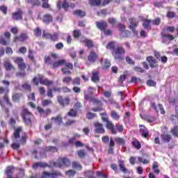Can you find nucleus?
Returning <instances> with one entry per match:
<instances>
[{
  "label": "nucleus",
  "instance_id": "nucleus-1",
  "mask_svg": "<svg viewBox=\"0 0 178 178\" xmlns=\"http://www.w3.org/2000/svg\"><path fill=\"white\" fill-rule=\"evenodd\" d=\"M102 116V122H105L106 127V129H108L110 130L111 134H118V132L116 131V129H115V125L112 122L109 121L108 119V115H106V113H103L100 114Z\"/></svg>",
  "mask_w": 178,
  "mask_h": 178
},
{
  "label": "nucleus",
  "instance_id": "nucleus-2",
  "mask_svg": "<svg viewBox=\"0 0 178 178\" xmlns=\"http://www.w3.org/2000/svg\"><path fill=\"white\" fill-rule=\"evenodd\" d=\"M176 30L175 26H166L164 28L163 31L161 33L162 38L163 40H169V41H173L175 37L168 33H173Z\"/></svg>",
  "mask_w": 178,
  "mask_h": 178
},
{
  "label": "nucleus",
  "instance_id": "nucleus-3",
  "mask_svg": "<svg viewBox=\"0 0 178 178\" xmlns=\"http://www.w3.org/2000/svg\"><path fill=\"white\" fill-rule=\"evenodd\" d=\"M33 84L35 86H38V83H40V84H43L44 86H52L54 84V82L51 81H49L47 79H44V76L42 75H38V76L33 78Z\"/></svg>",
  "mask_w": 178,
  "mask_h": 178
},
{
  "label": "nucleus",
  "instance_id": "nucleus-4",
  "mask_svg": "<svg viewBox=\"0 0 178 178\" xmlns=\"http://www.w3.org/2000/svg\"><path fill=\"white\" fill-rule=\"evenodd\" d=\"M112 54L115 59H117L118 60H122V59L124 58V49L122 47L114 49Z\"/></svg>",
  "mask_w": 178,
  "mask_h": 178
},
{
  "label": "nucleus",
  "instance_id": "nucleus-5",
  "mask_svg": "<svg viewBox=\"0 0 178 178\" xmlns=\"http://www.w3.org/2000/svg\"><path fill=\"white\" fill-rule=\"evenodd\" d=\"M70 161L66 158H59L57 161L54 163L56 168H63V166H70Z\"/></svg>",
  "mask_w": 178,
  "mask_h": 178
},
{
  "label": "nucleus",
  "instance_id": "nucleus-6",
  "mask_svg": "<svg viewBox=\"0 0 178 178\" xmlns=\"http://www.w3.org/2000/svg\"><path fill=\"white\" fill-rule=\"evenodd\" d=\"M22 117L25 124L30 126V124H31V118H33V114H31L29 110L24 109L22 112Z\"/></svg>",
  "mask_w": 178,
  "mask_h": 178
},
{
  "label": "nucleus",
  "instance_id": "nucleus-7",
  "mask_svg": "<svg viewBox=\"0 0 178 178\" xmlns=\"http://www.w3.org/2000/svg\"><path fill=\"white\" fill-rule=\"evenodd\" d=\"M76 6L74 3H70L66 1V0H60L57 3V8L60 9V8H63L64 9H68V8H71L73 9Z\"/></svg>",
  "mask_w": 178,
  "mask_h": 178
},
{
  "label": "nucleus",
  "instance_id": "nucleus-8",
  "mask_svg": "<svg viewBox=\"0 0 178 178\" xmlns=\"http://www.w3.org/2000/svg\"><path fill=\"white\" fill-rule=\"evenodd\" d=\"M59 176H62V174L58 171L53 172H44L42 174L41 178H58Z\"/></svg>",
  "mask_w": 178,
  "mask_h": 178
},
{
  "label": "nucleus",
  "instance_id": "nucleus-9",
  "mask_svg": "<svg viewBox=\"0 0 178 178\" xmlns=\"http://www.w3.org/2000/svg\"><path fill=\"white\" fill-rule=\"evenodd\" d=\"M1 106L3 108H6V112H9L8 108L12 106V104L9 101L8 95H5L3 100L0 101Z\"/></svg>",
  "mask_w": 178,
  "mask_h": 178
},
{
  "label": "nucleus",
  "instance_id": "nucleus-10",
  "mask_svg": "<svg viewBox=\"0 0 178 178\" xmlns=\"http://www.w3.org/2000/svg\"><path fill=\"white\" fill-rule=\"evenodd\" d=\"M42 37L43 38H48L49 40H51V41H56L59 38V33H54V35H51V33H49L48 32L44 31L42 33Z\"/></svg>",
  "mask_w": 178,
  "mask_h": 178
},
{
  "label": "nucleus",
  "instance_id": "nucleus-11",
  "mask_svg": "<svg viewBox=\"0 0 178 178\" xmlns=\"http://www.w3.org/2000/svg\"><path fill=\"white\" fill-rule=\"evenodd\" d=\"M95 133H99V134H104V133H105L104 125L99 122L95 123Z\"/></svg>",
  "mask_w": 178,
  "mask_h": 178
},
{
  "label": "nucleus",
  "instance_id": "nucleus-12",
  "mask_svg": "<svg viewBox=\"0 0 178 178\" xmlns=\"http://www.w3.org/2000/svg\"><path fill=\"white\" fill-rule=\"evenodd\" d=\"M14 62L18 65V67L21 69V70H24L26 69V64L23 63V58H14Z\"/></svg>",
  "mask_w": 178,
  "mask_h": 178
},
{
  "label": "nucleus",
  "instance_id": "nucleus-13",
  "mask_svg": "<svg viewBox=\"0 0 178 178\" xmlns=\"http://www.w3.org/2000/svg\"><path fill=\"white\" fill-rule=\"evenodd\" d=\"M57 101L62 106H66V105H69L70 102V99L69 97H65V99L62 98V96H58L57 97Z\"/></svg>",
  "mask_w": 178,
  "mask_h": 178
},
{
  "label": "nucleus",
  "instance_id": "nucleus-14",
  "mask_svg": "<svg viewBox=\"0 0 178 178\" xmlns=\"http://www.w3.org/2000/svg\"><path fill=\"white\" fill-rule=\"evenodd\" d=\"M129 22H130V24H129L130 30H132L134 33L138 34V32L134 30V29H136V26L138 24V22L136 20V19H129Z\"/></svg>",
  "mask_w": 178,
  "mask_h": 178
},
{
  "label": "nucleus",
  "instance_id": "nucleus-15",
  "mask_svg": "<svg viewBox=\"0 0 178 178\" xmlns=\"http://www.w3.org/2000/svg\"><path fill=\"white\" fill-rule=\"evenodd\" d=\"M22 130L23 128L22 127H19L15 129L13 137V141H17L19 140V138H20V133H22Z\"/></svg>",
  "mask_w": 178,
  "mask_h": 178
},
{
  "label": "nucleus",
  "instance_id": "nucleus-16",
  "mask_svg": "<svg viewBox=\"0 0 178 178\" xmlns=\"http://www.w3.org/2000/svg\"><path fill=\"white\" fill-rule=\"evenodd\" d=\"M120 31L121 33L122 37H129L130 35V31L128 30H124L125 27L123 24L119 25Z\"/></svg>",
  "mask_w": 178,
  "mask_h": 178
},
{
  "label": "nucleus",
  "instance_id": "nucleus-17",
  "mask_svg": "<svg viewBox=\"0 0 178 178\" xmlns=\"http://www.w3.org/2000/svg\"><path fill=\"white\" fill-rule=\"evenodd\" d=\"M26 136H22L20 140H19V143H13L11 147L13 149H19L20 147V144H25Z\"/></svg>",
  "mask_w": 178,
  "mask_h": 178
},
{
  "label": "nucleus",
  "instance_id": "nucleus-18",
  "mask_svg": "<svg viewBox=\"0 0 178 178\" xmlns=\"http://www.w3.org/2000/svg\"><path fill=\"white\" fill-rule=\"evenodd\" d=\"M42 20L43 23H45V24H49V23L52 22V15L49 14H45L43 15Z\"/></svg>",
  "mask_w": 178,
  "mask_h": 178
},
{
  "label": "nucleus",
  "instance_id": "nucleus-19",
  "mask_svg": "<svg viewBox=\"0 0 178 178\" xmlns=\"http://www.w3.org/2000/svg\"><path fill=\"white\" fill-rule=\"evenodd\" d=\"M97 58H98V56H97L95 52L91 51L90 55L88 57V59L89 62H90L91 63H94V62H95L97 60Z\"/></svg>",
  "mask_w": 178,
  "mask_h": 178
},
{
  "label": "nucleus",
  "instance_id": "nucleus-20",
  "mask_svg": "<svg viewBox=\"0 0 178 178\" xmlns=\"http://www.w3.org/2000/svg\"><path fill=\"white\" fill-rule=\"evenodd\" d=\"M91 80L93 83H98L99 81V73L97 71H94L92 72Z\"/></svg>",
  "mask_w": 178,
  "mask_h": 178
},
{
  "label": "nucleus",
  "instance_id": "nucleus-21",
  "mask_svg": "<svg viewBox=\"0 0 178 178\" xmlns=\"http://www.w3.org/2000/svg\"><path fill=\"white\" fill-rule=\"evenodd\" d=\"M140 127H141L140 129V132L141 133L143 137H145V138H147V137L149 136V133H148V130L147 129V128H145V127L143 125H140Z\"/></svg>",
  "mask_w": 178,
  "mask_h": 178
},
{
  "label": "nucleus",
  "instance_id": "nucleus-22",
  "mask_svg": "<svg viewBox=\"0 0 178 178\" xmlns=\"http://www.w3.org/2000/svg\"><path fill=\"white\" fill-rule=\"evenodd\" d=\"M101 64L103 69H108V67H111V61L107 59H102Z\"/></svg>",
  "mask_w": 178,
  "mask_h": 178
},
{
  "label": "nucleus",
  "instance_id": "nucleus-23",
  "mask_svg": "<svg viewBox=\"0 0 178 178\" xmlns=\"http://www.w3.org/2000/svg\"><path fill=\"white\" fill-rule=\"evenodd\" d=\"M22 10H18L13 13V19H14V20H22Z\"/></svg>",
  "mask_w": 178,
  "mask_h": 178
},
{
  "label": "nucleus",
  "instance_id": "nucleus-24",
  "mask_svg": "<svg viewBox=\"0 0 178 178\" xmlns=\"http://www.w3.org/2000/svg\"><path fill=\"white\" fill-rule=\"evenodd\" d=\"M107 24L106 22H97V27L99 29V30H105L106 29Z\"/></svg>",
  "mask_w": 178,
  "mask_h": 178
},
{
  "label": "nucleus",
  "instance_id": "nucleus-25",
  "mask_svg": "<svg viewBox=\"0 0 178 178\" xmlns=\"http://www.w3.org/2000/svg\"><path fill=\"white\" fill-rule=\"evenodd\" d=\"M29 38V36L26 33H22L19 37H15V41H24L25 40H27Z\"/></svg>",
  "mask_w": 178,
  "mask_h": 178
},
{
  "label": "nucleus",
  "instance_id": "nucleus-26",
  "mask_svg": "<svg viewBox=\"0 0 178 178\" xmlns=\"http://www.w3.org/2000/svg\"><path fill=\"white\" fill-rule=\"evenodd\" d=\"M161 139L164 143H170V140H172V136L169 134H163L161 135Z\"/></svg>",
  "mask_w": 178,
  "mask_h": 178
},
{
  "label": "nucleus",
  "instance_id": "nucleus-27",
  "mask_svg": "<svg viewBox=\"0 0 178 178\" xmlns=\"http://www.w3.org/2000/svg\"><path fill=\"white\" fill-rule=\"evenodd\" d=\"M82 42L85 44L88 48H91L92 47H94V44L92 43V41L88 40V39H83Z\"/></svg>",
  "mask_w": 178,
  "mask_h": 178
},
{
  "label": "nucleus",
  "instance_id": "nucleus-28",
  "mask_svg": "<svg viewBox=\"0 0 178 178\" xmlns=\"http://www.w3.org/2000/svg\"><path fill=\"white\" fill-rule=\"evenodd\" d=\"M47 166H48V164L45 163L39 162L34 163L33 168L34 169H37V168H47Z\"/></svg>",
  "mask_w": 178,
  "mask_h": 178
},
{
  "label": "nucleus",
  "instance_id": "nucleus-29",
  "mask_svg": "<svg viewBox=\"0 0 178 178\" xmlns=\"http://www.w3.org/2000/svg\"><path fill=\"white\" fill-rule=\"evenodd\" d=\"M4 67L6 68V70H12L13 69V65L8 60H6L4 61Z\"/></svg>",
  "mask_w": 178,
  "mask_h": 178
},
{
  "label": "nucleus",
  "instance_id": "nucleus-30",
  "mask_svg": "<svg viewBox=\"0 0 178 178\" xmlns=\"http://www.w3.org/2000/svg\"><path fill=\"white\" fill-rule=\"evenodd\" d=\"M65 64V60H60L57 62L53 63L52 66L54 69H56V67H59V66H62V65Z\"/></svg>",
  "mask_w": 178,
  "mask_h": 178
},
{
  "label": "nucleus",
  "instance_id": "nucleus-31",
  "mask_svg": "<svg viewBox=\"0 0 178 178\" xmlns=\"http://www.w3.org/2000/svg\"><path fill=\"white\" fill-rule=\"evenodd\" d=\"M111 116L114 120H119V119H120V115H119V113H116L115 111L111 112Z\"/></svg>",
  "mask_w": 178,
  "mask_h": 178
},
{
  "label": "nucleus",
  "instance_id": "nucleus-32",
  "mask_svg": "<svg viewBox=\"0 0 178 178\" xmlns=\"http://www.w3.org/2000/svg\"><path fill=\"white\" fill-rule=\"evenodd\" d=\"M51 120L52 122H54V123H57V124H60L62 123V117L58 115L56 118H52Z\"/></svg>",
  "mask_w": 178,
  "mask_h": 178
},
{
  "label": "nucleus",
  "instance_id": "nucleus-33",
  "mask_svg": "<svg viewBox=\"0 0 178 178\" xmlns=\"http://www.w3.org/2000/svg\"><path fill=\"white\" fill-rule=\"evenodd\" d=\"M132 145L134 146L135 148H136V149H140V148H141V144L140 143V142H138V140H137V139L133 140Z\"/></svg>",
  "mask_w": 178,
  "mask_h": 178
},
{
  "label": "nucleus",
  "instance_id": "nucleus-34",
  "mask_svg": "<svg viewBox=\"0 0 178 178\" xmlns=\"http://www.w3.org/2000/svg\"><path fill=\"white\" fill-rule=\"evenodd\" d=\"M72 168L74 169H76V170H81V169H83V167H81V165H80V163H79L76 161H74L72 163Z\"/></svg>",
  "mask_w": 178,
  "mask_h": 178
},
{
  "label": "nucleus",
  "instance_id": "nucleus-35",
  "mask_svg": "<svg viewBox=\"0 0 178 178\" xmlns=\"http://www.w3.org/2000/svg\"><path fill=\"white\" fill-rule=\"evenodd\" d=\"M74 15H76V16H80V17H83L86 16V12L81 10H76L74 12Z\"/></svg>",
  "mask_w": 178,
  "mask_h": 178
},
{
  "label": "nucleus",
  "instance_id": "nucleus-36",
  "mask_svg": "<svg viewBox=\"0 0 178 178\" xmlns=\"http://www.w3.org/2000/svg\"><path fill=\"white\" fill-rule=\"evenodd\" d=\"M170 133L174 136V137H178V127H174L171 129Z\"/></svg>",
  "mask_w": 178,
  "mask_h": 178
},
{
  "label": "nucleus",
  "instance_id": "nucleus-37",
  "mask_svg": "<svg viewBox=\"0 0 178 178\" xmlns=\"http://www.w3.org/2000/svg\"><path fill=\"white\" fill-rule=\"evenodd\" d=\"M158 168H159L158 162L154 161L153 163V170L156 173V175H158L160 172Z\"/></svg>",
  "mask_w": 178,
  "mask_h": 178
},
{
  "label": "nucleus",
  "instance_id": "nucleus-38",
  "mask_svg": "<svg viewBox=\"0 0 178 178\" xmlns=\"http://www.w3.org/2000/svg\"><path fill=\"white\" fill-rule=\"evenodd\" d=\"M25 1L28 3H31V5H36V6H38L41 3V2H40L38 0H25Z\"/></svg>",
  "mask_w": 178,
  "mask_h": 178
},
{
  "label": "nucleus",
  "instance_id": "nucleus-39",
  "mask_svg": "<svg viewBox=\"0 0 178 178\" xmlns=\"http://www.w3.org/2000/svg\"><path fill=\"white\" fill-rule=\"evenodd\" d=\"M113 147H115V142H113V139L111 138V140H110V149L108 150V152L110 154H112L113 152Z\"/></svg>",
  "mask_w": 178,
  "mask_h": 178
},
{
  "label": "nucleus",
  "instance_id": "nucleus-40",
  "mask_svg": "<svg viewBox=\"0 0 178 178\" xmlns=\"http://www.w3.org/2000/svg\"><path fill=\"white\" fill-rule=\"evenodd\" d=\"M49 0H42V8H45L46 9H49V8H51V6H49V4H48V1Z\"/></svg>",
  "mask_w": 178,
  "mask_h": 178
},
{
  "label": "nucleus",
  "instance_id": "nucleus-41",
  "mask_svg": "<svg viewBox=\"0 0 178 178\" xmlns=\"http://www.w3.org/2000/svg\"><path fill=\"white\" fill-rule=\"evenodd\" d=\"M70 81H72V77L70 76H66L63 79V83L67 85L70 84Z\"/></svg>",
  "mask_w": 178,
  "mask_h": 178
},
{
  "label": "nucleus",
  "instance_id": "nucleus-42",
  "mask_svg": "<svg viewBox=\"0 0 178 178\" xmlns=\"http://www.w3.org/2000/svg\"><path fill=\"white\" fill-rule=\"evenodd\" d=\"M21 87L22 88H19V90H26L28 91H30L31 90L30 85H29L28 83H24Z\"/></svg>",
  "mask_w": 178,
  "mask_h": 178
},
{
  "label": "nucleus",
  "instance_id": "nucleus-43",
  "mask_svg": "<svg viewBox=\"0 0 178 178\" xmlns=\"http://www.w3.org/2000/svg\"><path fill=\"white\" fill-rule=\"evenodd\" d=\"M115 130L118 133H123V130H124V129L123 128L122 125H119V124H116L115 125Z\"/></svg>",
  "mask_w": 178,
  "mask_h": 178
},
{
  "label": "nucleus",
  "instance_id": "nucleus-44",
  "mask_svg": "<svg viewBox=\"0 0 178 178\" xmlns=\"http://www.w3.org/2000/svg\"><path fill=\"white\" fill-rule=\"evenodd\" d=\"M20 97H22V95H20L19 93L14 94L13 95V101H14L15 102H17V101H19V99L20 98Z\"/></svg>",
  "mask_w": 178,
  "mask_h": 178
},
{
  "label": "nucleus",
  "instance_id": "nucleus-45",
  "mask_svg": "<svg viewBox=\"0 0 178 178\" xmlns=\"http://www.w3.org/2000/svg\"><path fill=\"white\" fill-rule=\"evenodd\" d=\"M89 3L90 5H99L101 3V0H89Z\"/></svg>",
  "mask_w": 178,
  "mask_h": 178
},
{
  "label": "nucleus",
  "instance_id": "nucleus-46",
  "mask_svg": "<svg viewBox=\"0 0 178 178\" xmlns=\"http://www.w3.org/2000/svg\"><path fill=\"white\" fill-rule=\"evenodd\" d=\"M115 44H116V43H115V42H109V43L106 45L107 49H113V48H115Z\"/></svg>",
  "mask_w": 178,
  "mask_h": 178
},
{
  "label": "nucleus",
  "instance_id": "nucleus-47",
  "mask_svg": "<svg viewBox=\"0 0 178 178\" xmlns=\"http://www.w3.org/2000/svg\"><path fill=\"white\" fill-rule=\"evenodd\" d=\"M76 138H80V135L76 134L70 140V144H74V141H76Z\"/></svg>",
  "mask_w": 178,
  "mask_h": 178
},
{
  "label": "nucleus",
  "instance_id": "nucleus-48",
  "mask_svg": "<svg viewBox=\"0 0 178 178\" xmlns=\"http://www.w3.org/2000/svg\"><path fill=\"white\" fill-rule=\"evenodd\" d=\"M147 84L149 87H155L156 86V83L151 79L147 81Z\"/></svg>",
  "mask_w": 178,
  "mask_h": 178
},
{
  "label": "nucleus",
  "instance_id": "nucleus-49",
  "mask_svg": "<svg viewBox=\"0 0 178 178\" xmlns=\"http://www.w3.org/2000/svg\"><path fill=\"white\" fill-rule=\"evenodd\" d=\"M95 116H96L95 113H92L91 112H89L86 114V118L87 119H89V120L94 119Z\"/></svg>",
  "mask_w": 178,
  "mask_h": 178
},
{
  "label": "nucleus",
  "instance_id": "nucleus-50",
  "mask_svg": "<svg viewBox=\"0 0 178 178\" xmlns=\"http://www.w3.org/2000/svg\"><path fill=\"white\" fill-rule=\"evenodd\" d=\"M147 60L149 63H156V60L152 56L147 57Z\"/></svg>",
  "mask_w": 178,
  "mask_h": 178
},
{
  "label": "nucleus",
  "instance_id": "nucleus-51",
  "mask_svg": "<svg viewBox=\"0 0 178 178\" xmlns=\"http://www.w3.org/2000/svg\"><path fill=\"white\" fill-rule=\"evenodd\" d=\"M171 120L174 124H178V117L176 115H172Z\"/></svg>",
  "mask_w": 178,
  "mask_h": 178
},
{
  "label": "nucleus",
  "instance_id": "nucleus-52",
  "mask_svg": "<svg viewBox=\"0 0 178 178\" xmlns=\"http://www.w3.org/2000/svg\"><path fill=\"white\" fill-rule=\"evenodd\" d=\"M120 168L124 173H127V169L124 168V164L123 163H120Z\"/></svg>",
  "mask_w": 178,
  "mask_h": 178
},
{
  "label": "nucleus",
  "instance_id": "nucleus-53",
  "mask_svg": "<svg viewBox=\"0 0 178 178\" xmlns=\"http://www.w3.org/2000/svg\"><path fill=\"white\" fill-rule=\"evenodd\" d=\"M46 151H51L52 152H56V151H58V149H56V147H55L49 146L46 147Z\"/></svg>",
  "mask_w": 178,
  "mask_h": 178
},
{
  "label": "nucleus",
  "instance_id": "nucleus-54",
  "mask_svg": "<svg viewBox=\"0 0 178 178\" xmlns=\"http://www.w3.org/2000/svg\"><path fill=\"white\" fill-rule=\"evenodd\" d=\"M63 65L65 66V67H67V69H70V70H73V64L70 63H66V61H65Z\"/></svg>",
  "mask_w": 178,
  "mask_h": 178
},
{
  "label": "nucleus",
  "instance_id": "nucleus-55",
  "mask_svg": "<svg viewBox=\"0 0 178 178\" xmlns=\"http://www.w3.org/2000/svg\"><path fill=\"white\" fill-rule=\"evenodd\" d=\"M34 34H35V37H40L42 34L41 29H40L39 28H37L34 31Z\"/></svg>",
  "mask_w": 178,
  "mask_h": 178
},
{
  "label": "nucleus",
  "instance_id": "nucleus-56",
  "mask_svg": "<svg viewBox=\"0 0 178 178\" xmlns=\"http://www.w3.org/2000/svg\"><path fill=\"white\" fill-rule=\"evenodd\" d=\"M51 104H52V102L51 100L44 99L42 101L43 106H48V105H51Z\"/></svg>",
  "mask_w": 178,
  "mask_h": 178
},
{
  "label": "nucleus",
  "instance_id": "nucleus-57",
  "mask_svg": "<svg viewBox=\"0 0 178 178\" xmlns=\"http://www.w3.org/2000/svg\"><path fill=\"white\" fill-rule=\"evenodd\" d=\"M61 72L64 74H72V72H70V70H69V68H66L64 67L61 70Z\"/></svg>",
  "mask_w": 178,
  "mask_h": 178
},
{
  "label": "nucleus",
  "instance_id": "nucleus-58",
  "mask_svg": "<svg viewBox=\"0 0 178 178\" xmlns=\"http://www.w3.org/2000/svg\"><path fill=\"white\" fill-rule=\"evenodd\" d=\"M78 156L79 158H84V156H86V152L84 150H79L78 151Z\"/></svg>",
  "mask_w": 178,
  "mask_h": 178
},
{
  "label": "nucleus",
  "instance_id": "nucleus-59",
  "mask_svg": "<svg viewBox=\"0 0 178 178\" xmlns=\"http://www.w3.org/2000/svg\"><path fill=\"white\" fill-rule=\"evenodd\" d=\"M149 23H150L149 20L148 19L145 20L143 24V27H145V29H148V27H149Z\"/></svg>",
  "mask_w": 178,
  "mask_h": 178
},
{
  "label": "nucleus",
  "instance_id": "nucleus-60",
  "mask_svg": "<svg viewBox=\"0 0 178 178\" xmlns=\"http://www.w3.org/2000/svg\"><path fill=\"white\" fill-rule=\"evenodd\" d=\"M67 176H74V175H76V172L73 170H70L65 172Z\"/></svg>",
  "mask_w": 178,
  "mask_h": 178
},
{
  "label": "nucleus",
  "instance_id": "nucleus-61",
  "mask_svg": "<svg viewBox=\"0 0 178 178\" xmlns=\"http://www.w3.org/2000/svg\"><path fill=\"white\" fill-rule=\"evenodd\" d=\"M115 141L118 144H124V140L121 138H115Z\"/></svg>",
  "mask_w": 178,
  "mask_h": 178
},
{
  "label": "nucleus",
  "instance_id": "nucleus-62",
  "mask_svg": "<svg viewBox=\"0 0 178 178\" xmlns=\"http://www.w3.org/2000/svg\"><path fill=\"white\" fill-rule=\"evenodd\" d=\"M76 115H77V113H76V111L71 109L69 112H68V116H72L74 117L76 116Z\"/></svg>",
  "mask_w": 178,
  "mask_h": 178
},
{
  "label": "nucleus",
  "instance_id": "nucleus-63",
  "mask_svg": "<svg viewBox=\"0 0 178 178\" xmlns=\"http://www.w3.org/2000/svg\"><path fill=\"white\" fill-rule=\"evenodd\" d=\"M147 121L149 122V123H155L156 119L154 117H147Z\"/></svg>",
  "mask_w": 178,
  "mask_h": 178
},
{
  "label": "nucleus",
  "instance_id": "nucleus-64",
  "mask_svg": "<svg viewBox=\"0 0 178 178\" xmlns=\"http://www.w3.org/2000/svg\"><path fill=\"white\" fill-rule=\"evenodd\" d=\"M75 147H83L84 145L80 142V141H76V140H74V143Z\"/></svg>",
  "mask_w": 178,
  "mask_h": 178
}]
</instances>
